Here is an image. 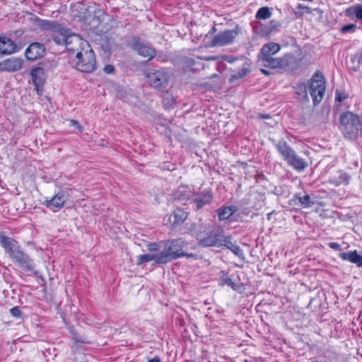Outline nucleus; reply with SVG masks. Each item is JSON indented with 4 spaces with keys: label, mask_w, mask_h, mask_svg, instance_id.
Here are the masks:
<instances>
[{
    "label": "nucleus",
    "mask_w": 362,
    "mask_h": 362,
    "mask_svg": "<svg viewBox=\"0 0 362 362\" xmlns=\"http://www.w3.org/2000/svg\"><path fill=\"white\" fill-rule=\"evenodd\" d=\"M10 313L12 316L15 317H21L22 315V312L20 310L18 307H13L10 310Z\"/></svg>",
    "instance_id": "nucleus-37"
},
{
    "label": "nucleus",
    "mask_w": 362,
    "mask_h": 362,
    "mask_svg": "<svg viewBox=\"0 0 362 362\" xmlns=\"http://www.w3.org/2000/svg\"><path fill=\"white\" fill-rule=\"evenodd\" d=\"M304 9L305 10V12L308 13H311V8L310 7L305 6L304 7Z\"/></svg>",
    "instance_id": "nucleus-48"
},
{
    "label": "nucleus",
    "mask_w": 362,
    "mask_h": 362,
    "mask_svg": "<svg viewBox=\"0 0 362 362\" xmlns=\"http://www.w3.org/2000/svg\"><path fill=\"white\" fill-rule=\"evenodd\" d=\"M345 14L347 16H351L354 14L356 19L362 20V6L358 4L355 6L347 8L345 11Z\"/></svg>",
    "instance_id": "nucleus-30"
},
{
    "label": "nucleus",
    "mask_w": 362,
    "mask_h": 362,
    "mask_svg": "<svg viewBox=\"0 0 362 362\" xmlns=\"http://www.w3.org/2000/svg\"><path fill=\"white\" fill-rule=\"evenodd\" d=\"M250 72V69L247 64H244L240 71L233 70L230 80L240 79L245 76Z\"/></svg>",
    "instance_id": "nucleus-31"
},
{
    "label": "nucleus",
    "mask_w": 362,
    "mask_h": 362,
    "mask_svg": "<svg viewBox=\"0 0 362 362\" xmlns=\"http://www.w3.org/2000/svg\"><path fill=\"white\" fill-rule=\"evenodd\" d=\"M217 59L216 57H214V56H212V57H205L204 58V60L206 61H214V60H216Z\"/></svg>",
    "instance_id": "nucleus-43"
},
{
    "label": "nucleus",
    "mask_w": 362,
    "mask_h": 362,
    "mask_svg": "<svg viewBox=\"0 0 362 362\" xmlns=\"http://www.w3.org/2000/svg\"><path fill=\"white\" fill-rule=\"evenodd\" d=\"M1 243L4 247L6 253H8L11 258L16 255V252L19 250V247L17 245V242L10 238L3 236L1 238Z\"/></svg>",
    "instance_id": "nucleus-18"
},
{
    "label": "nucleus",
    "mask_w": 362,
    "mask_h": 362,
    "mask_svg": "<svg viewBox=\"0 0 362 362\" xmlns=\"http://www.w3.org/2000/svg\"><path fill=\"white\" fill-rule=\"evenodd\" d=\"M187 215L184 210L177 208L169 216V221L172 226L175 228L181 225L187 218Z\"/></svg>",
    "instance_id": "nucleus-19"
},
{
    "label": "nucleus",
    "mask_w": 362,
    "mask_h": 362,
    "mask_svg": "<svg viewBox=\"0 0 362 362\" xmlns=\"http://www.w3.org/2000/svg\"><path fill=\"white\" fill-rule=\"evenodd\" d=\"M161 243L163 245V250L160 252L159 262L165 264L186 255L183 250L186 244L182 238L168 240L165 242H161Z\"/></svg>",
    "instance_id": "nucleus-3"
},
{
    "label": "nucleus",
    "mask_w": 362,
    "mask_h": 362,
    "mask_svg": "<svg viewBox=\"0 0 362 362\" xmlns=\"http://www.w3.org/2000/svg\"><path fill=\"white\" fill-rule=\"evenodd\" d=\"M45 46L40 42H33L26 49L25 54L28 60L34 61L44 56Z\"/></svg>",
    "instance_id": "nucleus-14"
},
{
    "label": "nucleus",
    "mask_w": 362,
    "mask_h": 362,
    "mask_svg": "<svg viewBox=\"0 0 362 362\" xmlns=\"http://www.w3.org/2000/svg\"><path fill=\"white\" fill-rule=\"evenodd\" d=\"M70 64L82 72L90 73L96 69V60L94 52L90 47H83L74 56H70Z\"/></svg>",
    "instance_id": "nucleus-1"
},
{
    "label": "nucleus",
    "mask_w": 362,
    "mask_h": 362,
    "mask_svg": "<svg viewBox=\"0 0 362 362\" xmlns=\"http://www.w3.org/2000/svg\"><path fill=\"white\" fill-rule=\"evenodd\" d=\"M279 65L278 68L288 71H295L300 66L301 60L297 59L293 54H286L284 57L279 59Z\"/></svg>",
    "instance_id": "nucleus-12"
},
{
    "label": "nucleus",
    "mask_w": 362,
    "mask_h": 362,
    "mask_svg": "<svg viewBox=\"0 0 362 362\" xmlns=\"http://www.w3.org/2000/svg\"><path fill=\"white\" fill-rule=\"evenodd\" d=\"M70 334H71L72 339L77 343L87 344L88 341L87 339L78 333L73 327L69 328Z\"/></svg>",
    "instance_id": "nucleus-34"
},
{
    "label": "nucleus",
    "mask_w": 362,
    "mask_h": 362,
    "mask_svg": "<svg viewBox=\"0 0 362 362\" xmlns=\"http://www.w3.org/2000/svg\"><path fill=\"white\" fill-rule=\"evenodd\" d=\"M38 26L42 30H49L53 33L62 32L64 33L66 32V28L56 21L40 20L38 21Z\"/></svg>",
    "instance_id": "nucleus-17"
},
{
    "label": "nucleus",
    "mask_w": 362,
    "mask_h": 362,
    "mask_svg": "<svg viewBox=\"0 0 362 362\" xmlns=\"http://www.w3.org/2000/svg\"><path fill=\"white\" fill-rule=\"evenodd\" d=\"M163 103H164V106L166 107L172 105V104L173 103V98H171L170 99H169L168 98H165L163 100Z\"/></svg>",
    "instance_id": "nucleus-42"
},
{
    "label": "nucleus",
    "mask_w": 362,
    "mask_h": 362,
    "mask_svg": "<svg viewBox=\"0 0 362 362\" xmlns=\"http://www.w3.org/2000/svg\"><path fill=\"white\" fill-rule=\"evenodd\" d=\"M23 60L12 57L0 62V71H16L21 69Z\"/></svg>",
    "instance_id": "nucleus-16"
},
{
    "label": "nucleus",
    "mask_w": 362,
    "mask_h": 362,
    "mask_svg": "<svg viewBox=\"0 0 362 362\" xmlns=\"http://www.w3.org/2000/svg\"><path fill=\"white\" fill-rule=\"evenodd\" d=\"M16 45L11 39L0 36V53L3 54H10L15 52Z\"/></svg>",
    "instance_id": "nucleus-20"
},
{
    "label": "nucleus",
    "mask_w": 362,
    "mask_h": 362,
    "mask_svg": "<svg viewBox=\"0 0 362 362\" xmlns=\"http://www.w3.org/2000/svg\"><path fill=\"white\" fill-rule=\"evenodd\" d=\"M212 200V194L211 192H206L198 195L193 199L196 210H199L206 204H209Z\"/></svg>",
    "instance_id": "nucleus-25"
},
{
    "label": "nucleus",
    "mask_w": 362,
    "mask_h": 362,
    "mask_svg": "<svg viewBox=\"0 0 362 362\" xmlns=\"http://www.w3.org/2000/svg\"><path fill=\"white\" fill-rule=\"evenodd\" d=\"M236 211L237 207L235 206L222 207L218 210V218L220 221L227 220Z\"/></svg>",
    "instance_id": "nucleus-27"
},
{
    "label": "nucleus",
    "mask_w": 362,
    "mask_h": 362,
    "mask_svg": "<svg viewBox=\"0 0 362 362\" xmlns=\"http://www.w3.org/2000/svg\"><path fill=\"white\" fill-rule=\"evenodd\" d=\"M12 260L18 264L19 266L24 267L28 271H33L34 269L33 260L29 257V256L25 254L20 249L16 252L12 257Z\"/></svg>",
    "instance_id": "nucleus-15"
},
{
    "label": "nucleus",
    "mask_w": 362,
    "mask_h": 362,
    "mask_svg": "<svg viewBox=\"0 0 362 362\" xmlns=\"http://www.w3.org/2000/svg\"><path fill=\"white\" fill-rule=\"evenodd\" d=\"M308 88L314 105L318 104L322 100L325 90V83L321 73L316 72L312 76L308 82Z\"/></svg>",
    "instance_id": "nucleus-5"
},
{
    "label": "nucleus",
    "mask_w": 362,
    "mask_h": 362,
    "mask_svg": "<svg viewBox=\"0 0 362 362\" xmlns=\"http://www.w3.org/2000/svg\"><path fill=\"white\" fill-rule=\"evenodd\" d=\"M197 240L203 247H220L226 241V236L216 230L199 231L197 233Z\"/></svg>",
    "instance_id": "nucleus-7"
},
{
    "label": "nucleus",
    "mask_w": 362,
    "mask_h": 362,
    "mask_svg": "<svg viewBox=\"0 0 362 362\" xmlns=\"http://www.w3.org/2000/svg\"><path fill=\"white\" fill-rule=\"evenodd\" d=\"M65 47L70 52V56H72L83 47H87L89 48V45L86 41L80 38L78 35H71L69 33L66 37Z\"/></svg>",
    "instance_id": "nucleus-10"
},
{
    "label": "nucleus",
    "mask_w": 362,
    "mask_h": 362,
    "mask_svg": "<svg viewBox=\"0 0 362 362\" xmlns=\"http://www.w3.org/2000/svg\"><path fill=\"white\" fill-rule=\"evenodd\" d=\"M328 245H329V247H331L332 249H334L335 250H340V249H341L340 245L338 244L337 243L332 242V243H329Z\"/></svg>",
    "instance_id": "nucleus-41"
},
{
    "label": "nucleus",
    "mask_w": 362,
    "mask_h": 362,
    "mask_svg": "<svg viewBox=\"0 0 362 362\" xmlns=\"http://www.w3.org/2000/svg\"><path fill=\"white\" fill-rule=\"evenodd\" d=\"M300 89L307 93V86L305 83L300 86Z\"/></svg>",
    "instance_id": "nucleus-44"
},
{
    "label": "nucleus",
    "mask_w": 362,
    "mask_h": 362,
    "mask_svg": "<svg viewBox=\"0 0 362 362\" xmlns=\"http://www.w3.org/2000/svg\"><path fill=\"white\" fill-rule=\"evenodd\" d=\"M272 12L268 7H262L256 13L255 18L259 20H266L271 17Z\"/></svg>",
    "instance_id": "nucleus-33"
},
{
    "label": "nucleus",
    "mask_w": 362,
    "mask_h": 362,
    "mask_svg": "<svg viewBox=\"0 0 362 362\" xmlns=\"http://www.w3.org/2000/svg\"><path fill=\"white\" fill-rule=\"evenodd\" d=\"M132 47L139 55L148 59L153 58L156 54V50L152 47L142 44L140 37L137 36H134L132 38Z\"/></svg>",
    "instance_id": "nucleus-9"
},
{
    "label": "nucleus",
    "mask_w": 362,
    "mask_h": 362,
    "mask_svg": "<svg viewBox=\"0 0 362 362\" xmlns=\"http://www.w3.org/2000/svg\"><path fill=\"white\" fill-rule=\"evenodd\" d=\"M234 61H235V59H230V60H228V62H230V63L233 62Z\"/></svg>",
    "instance_id": "nucleus-51"
},
{
    "label": "nucleus",
    "mask_w": 362,
    "mask_h": 362,
    "mask_svg": "<svg viewBox=\"0 0 362 362\" xmlns=\"http://www.w3.org/2000/svg\"><path fill=\"white\" fill-rule=\"evenodd\" d=\"M69 33V30L66 28V32H55L52 35V40L57 45L66 44V37Z\"/></svg>",
    "instance_id": "nucleus-29"
},
{
    "label": "nucleus",
    "mask_w": 362,
    "mask_h": 362,
    "mask_svg": "<svg viewBox=\"0 0 362 362\" xmlns=\"http://www.w3.org/2000/svg\"><path fill=\"white\" fill-rule=\"evenodd\" d=\"M350 178L351 177L348 173L340 170L329 178V182L334 186L347 185L349 183Z\"/></svg>",
    "instance_id": "nucleus-22"
},
{
    "label": "nucleus",
    "mask_w": 362,
    "mask_h": 362,
    "mask_svg": "<svg viewBox=\"0 0 362 362\" xmlns=\"http://www.w3.org/2000/svg\"><path fill=\"white\" fill-rule=\"evenodd\" d=\"M279 49L280 46L277 43L270 42L264 45L257 57V62L259 66L271 69L278 68L280 58L273 57V55L277 53Z\"/></svg>",
    "instance_id": "nucleus-4"
},
{
    "label": "nucleus",
    "mask_w": 362,
    "mask_h": 362,
    "mask_svg": "<svg viewBox=\"0 0 362 362\" xmlns=\"http://www.w3.org/2000/svg\"><path fill=\"white\" fill-rule=\"evenodd\" d=\"M74 125H76L78 129H80L81 128V126L79 125L78 122L77 121H75V120H71V121Z\"/></svg>",
    "instance_id": "nucleus-46"
},
{
    "label": "nucleus",
    "mask_w": 362,
    "mask_h": 362,
    "mask_svg": "<svg viewBox=\"0 0 362 362\" xmlns=\"http://www.w3.org/2000/svg\"><path fill=\"white\" fill-rule=\"evenodd\" d=\"M31 77L37 93L41 95L42 93V88L47 78L45 69L40 66L33 68L31 71Z\"/></svg>",
    "instance_id": "nucleus-11"
},
{
    "label": "nucleus",
    "mask_w": 362,
    "mask_h": 362,
    "mask_svg": "<svg viewBox=\"0 0 362 362\" xmlns=\"http://www.w3.org/2000/svg\"><path fill=\"white\" fill-rule=\"evenodd\" d=\"M356 28V25L355 24H348L344 27L341 28V30L343 32V33H347V32H351V31H354Z\"/></svg>",
    "instance_id": "nucleus-39"
},
{
    "label": "nucleus",
    "mask_w": 362,
    "mask_h": 362,
    "mask_svg": "<svg viewBox=\"0 0 362 362\" xmlns=\"http://www.w3.org/2000/svg\"><path fill=\"white\" fill-rule=\"evenodd\" d=\"M67 199L68 194L65 191H60L51 199L45 200V204L47 208L56 211L63 207Z\"/></svg>",
    "instance_id": "nucleus-13"
},
{
    "label": "nucleus",
    "mask_w": 362,
    "mask_h": 362,
    "mask_svg": "<svg viewBox=\"0 0 362 362\" xmlns=\"http://www.w3.org/2000/svg\"><path fill=\"white\" fill-rule=\"evenodd\" d=\"M261 117H262V118L268 119V118H269V117H270V116H269V115H261Z\"/></svg>",
    "instance_id": "nucleus-49"
},
{
    "label": "nucleus",
    "mask_w": 362,
    "mask_h": 362,
    "mask_svg": "<svg viewBox=\"0 0 362 362\" xmlns=\"http://www.w3.org/2000/svg\"><path fill=\"white\" fill-rule=\"evenodd\" d=\"M160 257V252L158 254H144L139 255L138 257L137 264H141L143 263L151 262L152 260H154L155 262L157 264H163L162 262H159Z\"/></svg>",
    "instance_id": "nucleus-28"
},
{
    "label": "nucleus",
    "mask_w": 362,
    "mask_h": 362,
    "mask_svg": "<svg viewBox=\"0 0 362 362\" xmlns=\"http://www.w3.org/2000/svg\"><path fill=\"white\" fill-rule=\"evenodd\" d=\"M287 163L298 171L304 170V169L308 166V163L305 159L299 157L296 152H294L293 156L288 160Z\"/></svg>",
    "instance_id": "nucleus-24"
},
{
    "label": "nucleus",
    "mask_w": 362,
    "mask_h": 362,
    "mask_svg": "<svg viewBox=\"0 0 362 362\" xmlns=\"http://www.w3.org/2000/svg\"><path fill=\"white\" fill-rule=\"evenodd\" d=\"M222 246H225L241 259H245L243 250L238 245L231 242L229 237L226 236V241Z\"/></svg>",
    "instance_id": "nucleus-26"
},
{
    "label": "nucleus",
    "mask_w": 362,
    "mask_h": 362,
    "mask_svg": "<svg viewBox=\"0 0 362 362\" xmlns=\"http://www.w3.org/2000/svg\"><path fill=\"white\" fill-rule=\"evenodd\" d=\"M340 129L345 137L355 139L362 134V123L359 117L351 112L340 116Z\"/></svg>",
    "instance_id": "nucleus-2"
},
{
    "label": "nucleus",
    "mask_w": 362,
    "mask_h": 362,
    "mask_svg": "<svg viewBox=\"0 0 362 362\" xmlns=\"http://www.w3.org/2000/svg\"><path fill=\"white\" fill-rule=\"evenodd\" d=\"M103 70H104L105 73L110 74L114 71L115 67H114V66L109 64V65H106L104 67Z\"/></svg>",
    "instance_id": "nucleus-40"
},
{
    "label": "nucleus",
    "mask_w": 362,
    "mask_h": 362,
    "mask_svg": "<svg viewBox=\"0 0 362 362\" xmlns=\"http://www.w3.org/2000/svg\"><path fill=\"white\" fill-rule=\"evenodd\" d=\"M223 283L230 286L234 291H236L238 288V286L236 284H235L230 278L224 279Z\"/></svg>",
    "instance_id": "nucleus-36"
},
{
    "label": "nucleus",
    "mask_w": 362,
    "mask_h": 362,
    "mask_svg": "<svg viewBox=\"0 0 362 362\" xmlns=\"http://www.w3.org/2000/svg\"><path fill=\"white\" fill-rule=\"evenodd\" d=\"M347 97H348L347 94L344 93H340L339 90L336 91V97H335L336 100H337L339 102H342L345 99H346Z\"/></svg>",
    "instance_id": "nucleus-38"
},
{
    "label": "nucleus",
    "mask_w": 362,
    "mask_h": 362,
    "mask_svg": "<svg viewBox=\"0 0 362 362\" xmlns=\"http://www.w3.org/2000/svg\"><path fill=\"white\" fill-rule=\"evenodd\" d=\"M260 71L264 75H269V72L267 70H266V69H261Z\"/></svg>",
    "instance_id": "nucleus-47"
},
{
    "label": "nucleus",
    "mask_w": 362,
    "mask_h": 362,
    "mask_svg": "<svg viewBox=\"0 0 362 362\" xmlns=\"http://www.w3.org/2000/svg\"><path fill=\"white\" fill-rule=\"evenodd\" d=\"M295 197L300 203V206L303 208L310 207L314 204V202L310 200V197L308 194H304L303 196L296 194Z\"/></svg>",
    "instance_id": "nucleus-32"
},
{
    "label": "nucleus",
    "mask_w": 362,
    "mask_h": 362,
    "mask_svg": "<svg viewBox=\"0 0 362 362\" xmlns=\"http://www.w3.org/2000/svg\"><path fill=\"white\" fill-rule=\"evenodd\" d=\"M161 247L163 248L161 242L159 243H151L147 245L148 250L149 251H158Z\"/></svg>",
    "instance_id": "nucleus-35"
},
{
    "label": "nucleus",
    "mask_w": 362,
    "mask_h": 362,
    "mask_svg": "<svg viewBox=\"0 0 362 362\" xmlns=\"http://www.w3.org/2000/svg\"><path fill=\"white\" fill-rule=\"evenodd\" d=\"M275 146L279 153L284 158V160L287 163L294 153L295 151L293 150L284 141H279Z\"/></svg>",
    "instance_id": "nucleus-23"
},
{
    "label": "nucleus",
    "mask_w": 362,
    "mask_h": 362,
    "mask_svg": "<svg viewBox=\"0 0 362 362\" xmlns=\"http://www.w3.org/2000/svg\"><path fill=\"white\" fill-rule=\"evenodd\" d=\"M272 213H269V214H267V219H268V220H270V219H271V216H272Z\"/></svg>",
    "instance_id": "nucleus-50"
},
{
    "label": "nucleus",
    "mask_w": 362,
    "mask_h": 362,
    "mask_svg": "<svg viewBox=\"0 0 362 362\" xmlns=\"http://www.w3.org/2000/svg\"><path fill=\"white\" fill-rule=\"evenodd\" d=\"M146 77L150 86L154 88L164 90L168 86L170 75L164 69H150L146 74Z\"/></svg>",
    "instance_id": "nucleus-6"
},
{
    "label": "nucleus",
    "mask_w": 362,
    "mask_h": 362,
    "mask_svg": "<svg viewBox=\"0 0 362 362\" xmlns=\"http://www.w3.org/2000/svg\"><path fill=\"white\" fill-rule=\"evenodd\" d=\"M240 32V28L238 25H236L233 29H227L222 32H219L214 36L211 42V46L222 47L230 45L234 42Z\"/></svg>",
    "instance_id": "nucleus-8"
},
{
    "label": "nucleus",
    "mask_w": 362,
    "mask_h": 362,
    "mask_svg": "<svg viewBox=\"0 0 362 362\" xmlns=\"http://www.w3.org/2000/svg\"><path fill=\"white\" fill-rule=\"evenodd\" d=\"M148 362H160V358L158 356H155L154 358L148 360Z\"/></svg>",
    "instance_id": "nucleus-45"
},
{
    "label": "nucleus",
    "mask_w": 362,
    "mask_h": 362,
    "mask_svg": "<svg viewBox=\"0 0 362 362\" xmlns=\"http://www.w3.org/2000/svg\"><path fill=\"white\" fill-rule=\"evenodd\" d=\"M339 257L343 260L356 264L358 267H362V256L359 255L356 250L341 252Z\"/></svg>",
    "instance_id": "nucleus-21"
}]
</instances>
